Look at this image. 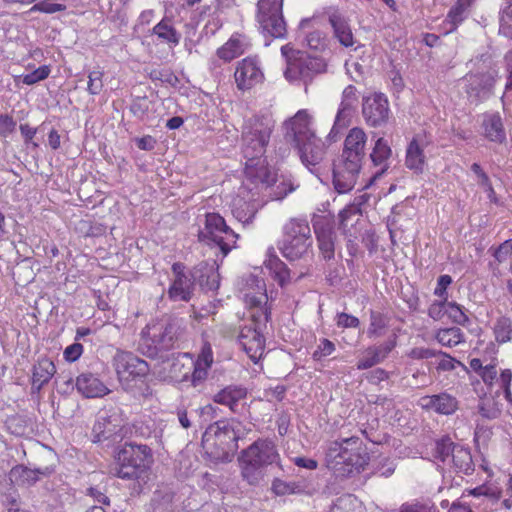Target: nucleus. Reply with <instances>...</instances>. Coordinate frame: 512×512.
Returning a JSON list of instances; mask_svg holds the SVG:
<instances>
[{
	"instance_id": "obj_46",
	"label": "nucleus",
	"mask_w": 512,
	"mask_h": 512,
	"mask_svg": "<svg viewBox=\"0 0 512 512\" xmlns=\"http://www.w3.org/2000/svg\"><path fill=\"white\" fill-rule=\"evenodd\" d=\"M272 491L278 496H285L300 493L303 488L299 483L287 482L277 478L272 483Z\"/></svg>"
},
{
	"instance_id": "obj_29",
	"label": "nucleus",
	"mask_w": 512,
	"mask_h": 512,
	"mask_svg": "<svg viewBox=\"0 0 512 512\" xmlns=\"http://www.w3.org/2000/svg\"><path fill=\"white\" fill-rule=\"evenodd\" d=\"M247 391L241 386L230 385L214 395V402L228 406L231 411L236 412L238 403L246 398Z\"/></svg>"
},
{
	"instance_id": "obj_13",
	"label": "nucleus",
	"mask_w": 512,
	"mask_h": 512,
	"mask_svg": "<svg viewBox=\"0 0 512 512\" xmlns=\"http://www.w3.org/2000/svg\"><path fill=\"white\" fill-rule=\"evenodd\" d=\"M470 368L482 379L483 383L491 388L497 381L500 388L502 389L504 398L512 403V370L503 369L500 372L499 378H497V359H492L489 363L484 362L479 358H473L469 362Z\"/></svg>"
},
{
	"instance_id": "obj_40",
	"label": "nucleus",
	"mask_w": 512,
	"mask_h": 512,
	"mask_svg": "<svg viewBox=\"0 0 512 512\" xmlns=\"http://www.w3.org/2000/svg\"><path fill=\"white\" fill-rule=\"evenodd\" d=\"M353 110L354 108L339 106L333 127L328 135L330 140L335 141L341 130L350 124Z\"/></svg>"
},
{
	"instance_id": "obj_8",
	"label": "nucleus",
	"mask_w": 512,
	"mask_h": 512,
	"mask_svg": "<svg viewBox=\"0 0 512 512\" xmlns=\"http://www.w3.org/2000/svg\"><path fill=\"white\" fill-rule=\"evenodd\" d=\"M311 229L306 220L291 219L284 226V238L280 247L282 255L294 261L305 257L312 247Z\"/></svg>"
},
{
	"instance_id": "obj_39",
	"label": "nucleus",
	"mask_w": 512,
	"mask_h": 512,
	"mask_svg": "<svg viewBox=\"0 0 512 512\" xmlns=\"http://www.w3.org/2000/svg\"><path fill=\"white\" fill-rule=\"evenodd\" d=\"M116 425L107 417H99L93 425V442H101L109 439L116 433Z\"/></svg>"
},
{
	"instance_id": "obj_42",
	"label": "nucleus",
	"mask_w": 512,
	"mask_h": 512,
	"mask_svg": "<svg viewBox=\"0 0 512 512\" xmlns=\"http://www.w3.org/2000/svg\"><path fill=\"white\" fill-rule=\"evenodd\" d=\"M435 338L442 346L451 348L464 341V334L460 328L451 327L440 329Z\"/></svg>"
},
{
	"instance_id": "obj_63",
	"label": "nucleus",
	"mask_w": 512,
	"mask_h": 512,
	"mask_svg": "<svg viewBox=\"0 0 512 512\" xmlns=\"http://www.w3.org/2000/svg\"><path fill=\"white\" fill-rule=\"evenodd\" d=\"M358 101L357 90L354 86H347L342 93V100L340 105L355 108V105Z\"/></svg>"
},
{
	"instance_id": "obj_48",
	"label": "nucleus",
	"mask_w": 512,
	"mask_h": 512,
	"mask_svg": "<svg viewBox=\"0 0 512 512\" xmlns=\"http://www.w3.org/2000/svg\"><path fill=\"white\" fill-rule=\"evenodd\" d=\"M335 349L336 346L332 341L326 338H321L312 354V358L315 361H321L325 357L330 356L335 351Z\"/></svg>"
},
{
	"instance_id": "obj_28",
	"label": "nucleus",
	"mask_w": 512,
	"mask_h": 512,
	"mask_svg": "<svg viewBox=\"0 0 512 512\" xmlns=\"http://www.w3.org/2000/svg\"><path fill=\"white\" fill-rule=\"evenodd\" d=\"M56 373V367L49 358H40L33 366L32 370V389L39 392Z\"/></svg>"
},
{
	"instance_id": "obj_44",
	"label": "nucleus",
	"mask_w": 512,
	"mask_h": 512,
	"mask_svg": "<svg viewBox=\"0 0 512 512\" xmlns=\"http://www.w3.org/2000/svg\"><path fill=\"white\" fill-rule=\"evenodd\" d=\"M330 512H364V510L355 496L345 495L337 499Z\"/></svg>"
},
{
	"instance_id": "obj_2",
	"label": "nucleus",
	"mask_w": 512,
	"mask_h": 512,
	"mask_svg": "<svg viewBox=\"0 0 512 512\" xmlns=\"http://www.w3.org/2000/svg\"><path fill=\"white\" fill-rule=\"evenodd\" d=\"M326 465L338 476L360 473L368 463V455L359 437L352 436L327 444Z\"/></svg>"
},
{
	"instance_id": "obj_30",
	"label": "nucleus",
	"mask_w": 512,
	"mask_h": 512,
	"mask_svg": "<svg viewBox=\"0 0 512 512\" xmlns=\"http://www.w3.org/2000/svg\"><path fill=\"white\" fill-rule=\"evenodd\" d=\"M482 127L485 137L493 142L502 143L506 139L501 117L498 113L484 115Z\"/></svg>"
},
{
	"instance_id": "obj_17",
	"label": "nucleus",
	"mask_w": 512,
	"mask_h": 512,
	"mask_svg": "<svg viewBox=\"0 0 512 512\" xmlns=\"http://www.w3.org/2000/svg\"><path fill=\"white\" fill-rule=\"evenodd\" d=\"M362 114L371 127H380L387 123L390 114L389 102L382 93H374L363 99Z\"/></svg>"
},
{
	"instance_id": "obj_3",
	"label": "nucleus",
	"mask_w": 512,
	"mask_h": 512,
	"mask_svg": "<svg viewBox=\"0 0 512 512\" xmlns=\"http://www.w3.org/2000/svg\"><path fill=\"white\" fill-rule=\"evenodd\" d=\"M249 430L236 419L217 421L206 428L202 446L207 454L216 459H224L238 449V440Z\"/></svg>"
},
{
	"instance_id": "obj_7",
	"label": "nucleus",
	"mask_w": 512,
	"mask_h": 512,
	"mask_svg": "<svg viewBox=\"0 0 512 512\" xmlns=\"http://www.w3.org/2000/svg\"><path fill=\"white\" fill-rule=\"evenodd\" d=\"M272 464L280 466L275 443L267 439L257 440L242 453V476L249 484H257L264 477V468Z\"/></svg>"
},
{
	"instance_id": "obj_47",
	"label": "nucleus",
	"mask_w": 512,
	"mask_h": 512,
	"mask_svg": "<svg viewBox=\"0 0 512 512\" xmlns=\"http://www.w3.org/2000/svg\"><path fill=\"white\" fill-rule=\"evenodd\" d=\"M456 446L457 445H454L450 438H442L435 442L433 456L435 459L445 462L450 456H452V450Z\"/></svg>"
},
{
	"instance_id": "obj_1",
	"label": "nucleus",
	"mask_w": 512,
	"mask_h": 512,
	"mask_svg": "<svg viewBox=\"0 0 512 512\" xmlns=\"http://www.w3.org/2000/svg\"><path fill=\"white\" fill-rule=\"evenodd\" d=\"M242 293L244 302L252 310L250 317L253 321V327L245 326L241 329L239 342L249 358L257 363L265 352V340L260 327L265 325L269 319V312L265 307L267 294L264 280L249 275Z\"/></svg>"
},
{
	"instance_id": "obj_23",
	"label": "nucleus",
	"mask_w": 512,
	"mask_h": 512,
	"mask_svg": "<svg viewBox=\"0 0 512 512\" xmlns=\"http://www.w3.org/2000/svg\"><path fill=\"white\" fill-rule=\"evenodd\" d=\"M466 92L470 98L480 100L490 92L495 83V72L489 71L483 74H468L465 77Z\"/></svg>"
},
{
	"instance_id": "obj_33",
	"label": "nucleus",
	"mask_w": 512,
	"mask_h": 512,
	"mask_svg": "<svg viewBox=\"0 0 512 512\" xmlns=\"http://www.w3.org/2000/svg\"><path fill=\"white\" fill-rule=\"evenodd\" d=\"M231 207L233 216L244 225L251 223L256 214L255 204L241 197L234 198Z\"/></svg>"
},
{
	"instance_id": "obj_27",
	"label": "nucleus",
	"mask_w": 512,
	"mask_h": 512,
	"mask_svg": "<svg viewBox=\"0 0 512 512\" xmlns=\"http://www.w3.org/2000/svg\"><path fill=\"white\" fill-rule=\"evenodd\" d=\"M329 22L333 28L334 36L341 45L348 48L357 49V41L354 39L351 26L346 18L340 14L334 13L329 17Z\"/></svg>"
},
{
	"instance_id": "obj_11",
	"label": "nucleus",
	"mask_w": 512,
	"mask_h": 512,
	"mask_svg": "<svg viewBox=\"0 0 512 512\" xmlns=\"http://www.w3.org/2000/svg\"><path fill=\"white\" fill-rule=\"evenodd\" d=\"M283 0H259L256 19L264 33L283 38L286 35V23L282 13Z\"/></svg>"
},
{
	"instance_id": "obj_61",
	"label": "nucleus",
	"mask_w": 512,
	"mask_h": 512,
	"mask_svg": "<svg viewBox=\"0 0 512 512\" xmlns=\"http://www.w3.org/2000/svg\"><path fill=\"white\" fill-rule=\"evenodd\" d=\"M16 122L8 114L0 115V138H6L14 132Z\"/></svg>"
},
{
	"instance_id": "obj_22",
	"label": "nucleus",
	"mask_w": 512,
	"mask_h": 512,
	"mask_svg": "<svg viewBox=\"0 0 512 512\" xmlns=\"http://www.w3.org/2000/svg\"><path fill=\"white\" fill-rule=\"evenodd\" d=\"M183 268L180 263H174L172 266L174 279L169 287L168 295L173 301H189L191 298L193 281L183 273Z\"/></svg>"
},
{
	"instance_id": "obj_32",
	"label": "nucleus",
	"mask_w": 512,
	"mask_h": 512,
	"mask_svg": "<svg viewBox=\"0 0 512 512\" xmlns=\"http://www.w3.org/2000/svg\"><path fill=\"white\" fill-rule=\"evenodd\" d=\"M247 44L244 38L240 36H232L223 46L218 48L217 56L225 62H230L236 57L243 54Z\"/></svg>"
},
{
	"instance_id": "obj_45",
	"label": "nucleus",
	"mask_w": 512,
	"mask_h": 512,
	"mask_svg": "<svg viewBox=\"0 0 512 512\" xmlns=\"http://www.w3.org/2000/svg\"><path fill=\"white\" fill-rule=\"evenodd\" d=\"M50 72H51V70H50L49 66L43 65V66L38 67L31 73L15 76V82L16 83L22 82L26 85H33L42 80H45L49 76Z\"/></svg>"
},
{
	"instance_id": "obj_12",
	"label": "nucleus",
	"mask_w": 512,
	"mask_h": 512,
	"mask_svg": "<svg viewBox=\"0 0 512 512\" xmlns=\"http://www.w3.org/2000/svg\"><path fill=\"white\" fill-rule=\"evenodd\" d=\"M113 365L121 385L126 390L131 388L133 381L144 378L149 372L147 362L131 352H117Z\"/></svg>"
},
{
	"instance_id": "obj_58",
	"label": "nucleus",
	"mask_w": 512,
	"mask_h": 512,
	"mask_svg": "<svg viewBox=\"0 0 512 512\" xmlns=\"http://www.w3.org/2000/svg\"><path fill=\"white\" fill-rule=\"evenodd\" d=\"M512 21V3L507 4L500 13V32L505 36H510L509 23Z\"/></svg>"
},
{
	"instance_id": "obj_51",
	"label": "nucleus",
	"mask_w": 512,
	"mask_h": 512,
	"mask_svg": "<svg viewBox=\"0 0 512 512\" xmlns=\"http://www.w3.org/2000/svg\"><path fill=\"white\" fill-rule=\"evenodd\" d=\"M479 412L483 417L495 419L501 412V407L493 399H484L480 406Z\"/></svg>"
},
{
	"instance_id": "obj_18",
	"label": "nucleus",
	"mask_w": 512,
	"mask_h": 512,
	"mask_svg": "<svg viewBox=\"0 0 512 512\" xmlns=\"http://www.w3.org/2000/svg\"><path fill=\"white\" fill-rule=\"evenodd\" d=\"M361 164L342 159L334 165L332 183L339 194L350 192L356 185Z\"/></svg>"
},
{
	"instance_id": "obj_52",
	"label": "nucleus",
	"mask_w": 512,
	"mask_h": 512,
	"mask_svg": "<svg viewBox=\"0 0 512 512\" xmlns=\"http://www.w3.org/2000/svg\"><path fill=\"white\" fill-rule=\"evenodd\" d=\"M66 10V6L60 3H53L50 0H44L34 4L30 11L31 12H42L46 14H53Z\"/></svg>"
},
{
	"instance_id": "obj_5",
	"label": "nucleus",
	"mask_w": 512,
	"mask_h": 512,
	"mask_svg": "<svg viewBox=\"0 0 512 512\" xmlns=\"http://www.w3.org/2000/svg\"><path fill=\"white\" fill-rule=\"evenodd\" d=\"M274 127L275 121L269 115H256L245 122L242 131V152L247 159L248 173L253 172L255 157L264 156Z\"/></svg>"
},
{
	"instance_id": "obj_10",
	"label": "nucleus",
	"mask_w": 512,
	"mask_h": 512,
	"mask_svg": "<svg viewBox=\"0 0 512 512\" xmlns=\"http://www.w3.org/2000/svg\"><path fill=\"white\" fill-rule=\"evenodd\" d=\"M179 326L174 321L159 320L149 323L141 332V346L152 356L160 350L173 347L178 338Z\"/></svg>"
},
{
	"instance_id": "obj_49",
	"label": "nucleus",
	"mask_w": 512,
	"mask_h": 512,
	"mask_svg": "<svg viewBox=\"0 0 512 512\" xmlns=\"http://www.w3.org/2000/svg\"><path fill=\"white\" fill-rule=\"evenodd\" d=\"M445 312L453 320V322L465 325L468 322V317L464 313L462 307L455 302H446Z\"/></svg>"
},
{
	"instance_id": "obj_53",
	"label": "nucleus",
	"mask_w": 512,
	"mask_h": 512,
	"mask_svg": "<svg viewBox=\"0 0 512 512\" xmlns=\"http://www.w3.org/2000/svg\"><path fill=\"white\" fill-rule=\"evenodd\" d=\"M103 72L101 70H94L88 75L87 91L91 95H98L103 88Z\"/></svg>"
},
{
	"instance_id": "obj_41",
	"label": "nucleus",
	"mask_w": 512,
	"mask_h": 512,
	"mask_svg": "<svg viewBox=\"0 0 512 512\" xmlns=\"http://www.w3.org/2000/svg\"><path fill=\"white\" fill-rule=\"evenodd\" d=\"M493 333L498 344L510 342L512 340V319L507 316L498 317L494 323Z\"/></svg>"
},
{
	"instance_id": "obj_16",
	"label": "nucleus",
	"mask_w": 512,
	"mask_h": 512,
	"mask_svg": "<svg viewBox=\"0 0 512 512\" xmlns=\"http://www.w3.org/2000/svg\"><path fill=\"white\" fill-rule=\"evenodd\" d=\"M431 146L430 137L423 133L416 134L407 145L405 166L415 174L423 173Z\"/></svg>"
},
{
	"instance_id": "obj_50",
	"label": "nucleus",
	"mask_w": 512,
	"mask_h": 512,
	"mask_svg": "<svg viewBox=\"0 0 512 512\" xmlns=\"http://www.w3.org/2000/svg\"><path fill=\"white\" fill-rule=\"evenodd\" d=\"M266 265L276 273L281 284L288 278V269L277 256H270L266 261Z\"/></svg>"
},
{
	"instance_id": "obj_34",
	"label": "nucleus",
	"mask_w": 512,
	"mask_h": 512,
	"mask_svg": "<svg viewBox=\"0 0 512 512\" xmlns=\"http://www.w3.org/2000/svg\"><path fill=\"white\" fill-rule=\"evenodd\" d=\"M153 34L161 41L172 46H177L181 39L180 33H178L174 28L172 21L169 18H163L158 24H156L153 28Z\"/></svg>"
},
{
	"instance_id": "obj_31",
	"label": "nucleus",
	"mask_w": 512,
	"mask_h": 512,
	"mask_svg": "<svg viewBox=\"0 0 512 512\" xmlns=\"http://www.w3.org/2000/svg\"><path fill=\"white\" fill-rule=\"evenodd\" d=\"M391 155L392 150L388 142L382 137L377 139L370 154V158L373 165L380 168V174L388 169Z\"/></svg>"
},
{
	"instance_id": "obj_26",
	"label": "nucleus",
	"mask_w": 512,
	"mask_h": 512,
	"mask_svg": "<svg viewBox=\"0 0 512 512\" xmlns=\"http://www.w3.org/2000/svg\"><path fill=\"white\" fill-rule=\"evenodd\" d=\"M254 168L252 173H248L247 160L245 161L244 174L246 180L256 185H262L265 187L271 186L276 181V173L268 167L264 156L255 157Z\"/></svg>"
},
{
	"instance_id": "obj_24",
	"label": "nucleus",
	"mask_w": 512,
	"mask_h": 512,
	"mask_svg": "<svg viewBox=\"0 0 512 512\" xmlns=\"http://www.w3.org/2000/svg\"><path fill=\"white\" fill-rule=\"evenodd\" d=\"M76 388L86 398H101L110 393L107 385L91 372H84L77 377Z\"/></svg>"
},
{
	"instance_id": "obj_64",
	"label": "nucleus",
	"mask_w": 512,
	"mask_h": 512,
	"mask_svg": "<svg viewBox=\"0 0 512 512\" xmlns=\"http://www.w3.org/2000/svg\"><path fill=\"white\" fill-rule=\"evenodd\" d=\"M306 42L311 49L319 50L325 46V36L321 31H312L306 36Z\"/></svg>"
},
{
	"instance_id": "obj_20",
	"label": "nucleus",
	"mask_w": 512,
	"mask_h": 512,
	"mask_svg": "<svg viewBox=\"0 0 512 512\" xmlns=\"http://www.w3.org/2000/svg\"><path fill=\"white\" fill-rule=\"evenodd\" d=\"M367 135L362 128H352L344 141V148L341 158L351 160L362 165L365 156Z\"/></svg>"
},
{
	"instance_id": "obj_36",
	"label": "nucleus",
	"mask_w": 512,
	"mask_h": 512,
	"mask_svg": "<svg viewBox=\"0 0 512 512\" xmlns=\"http://www.w3.org/2000/svg\"><path fill=\"white\" fill-rule=\"evenodd\" d=\"M131 113L140 120L154 118L155 102L148 97H136L130 106Z\"/></svg>"
},
{
	"instance_id": "obj_56",
	"label": "nucleus",
	"mask_w": 512,
	"mask_h": 512,
	"mask_svg": "<svg viewBox=\"0 0 512 512\" xmlns=\"http://www.w3.org/2000/svg\"><path fill=\"white\" fill-rule=\"evenodd\" d=\"M431 508L429 501L414 500L402 504L399 512H430Z\"/></svg>"
},
{
	"instance_id": "obj_60",
	"label": "nucleus",
	"mask_w": 512,
	"mask_h": 512,
	"mask_svg": "<svg viewBox=\"0 0 512 512\" xmlns=\"http://www.w3.org/2000/svg\"><path fill=\"white\" fill-rule=\"evenodd\" d=\"M385 325H386L385 321L380 314L372 313L370 326L367 331L368 336L369 337L380 336L382 334V330L384 329Z\"/></svg>"
},
{
	"instance_id": "obj_15",
	"label": "nucleus",
	"mask_w": 512,
	"mask_h": 512,
	"mask_svg": "<svg viewBox=\"0 0 512 512\" xmlns=\"http://www.w3.org/2000/svg\"><path fill=\"white\" fill-rule=\"evenodd\" d=\"M324 67L325 64L321 59L300 54L294 57L293 61L288 62L284 75L289 82L303 80L306 83L314 74L323 72Z\"/></svg>"
},
{
	"instance_id": "obj_6",
	"label": "nucleus",
	"mask_w": 512,
	"mask_h": 512,
	"mask_svg": "<svg viewBox=\"0 0 512 512\" xmlns=\"http://www.w3.org/2000/svg\"><path fill=\"white\" fill-rule=\"evenodd\" d=\"M152 463V451L147 445L125 443L117 451L111 471L121 479H141L146 475Z\"/></svg>"
},
{
	"instance_id": "obj_9",
	"label": "nucleus",
	"mask_w": 512,
	"mask_h": 512,
	"mask_svg": "<svg viewBox=\"0 0 512 512\" xmlns=\"http://www.w3.org/2000/svg\"><path fill=\"white\" fill-rule=\"evenodd\" d=\"M238 237V234L226 224L225 219L214 212L205 215L204 225L198 232L199 241L217 245L224 256L236 247Z\"/></svg>"
},
{
	"instance_id": "obj_38",
	"label": "nucleus",
	"mask_w": 512,
	"mask_h": 512,
	"mask_svg": "<svg viewBox=\"0 0 512 512\" xmlns=\"http://www.w3.org/2000/svg\"><path fill=\"white\" fill-rule=\"evenodd\" d=\"M452 462L459 472L470 474L473 471V461L470 451L462 446H456L452 450Z\"/></svg>"
},
{
	"instance_id": "obj_43",
	"label": "nucleus",
	"mask_w": 512,
	"mask_h": 512,
	"mask_svg": "<svg viewBox=\"0 0 512 512\" xmlns=\"http://www.w3.org/2000/svg\"><path fill=\"white\" fill-rule=\"evenodd\" d=\"M319 249L325 259H331L334 256V241L332 237V230L318 229L315 227Z\"/></svg>"
},
{
	"instance_id": "obj_62",
	"label": "nucleus",
	"mask_w": 512,
	"mask_h": 512,
	"mask_svg": "<svg viewBox=\"0 0 512 512\" xmlns=\"http://www.w3.org/2000/svg\"><path fill=\"white\" fill-rule=\"evenodd\" d=\"M360 324V321L357 317L347 314V313H338L336 315V325L341 328H357Z\"/></svg>"
},
{
	"instance_id": "obj_37",
	"label": "nucleus",
	"mask_w": 512,
	"mask_h": 512,
	"mask_svg": "<svg viewBox=\"0 0 512 512\" xmlns=\"http://www.w3.org/2000/svg\"><path fill=\"white\" fill-rule=\"evenodd\" d=\"M40 472L22 465L15 466L9 473L12 482L18 485H32L39 480Z\"/></svg>"
},
{
	"instance_id": "obj_35",
	"label": "nucleus",
	"mask_w": 512,
	"mask_h": 512,
	"mask_svg": "<svg viewBox=\"0 0 512 512\" xmlns=\"http://www.w3.org/2000/svg\"><path fill=\"white\" fill-rule=\"evenodd\" d=\"M470 5L464 0H457L449 10L444 24L448 26L446 33H451L466 19Z\"/></svg>"
},
{
	"instance_id": "obj_59",
	"label": "nucleus",
	"mask_w": 512,
	"mask_h": 512,
	"mask_svg": "<svg viewBox=\"0 0 512 512\" xmlns=\"http://www.w3.org/2000/svg\"><path fill=\"white\" fill-rule=\"evenodd\" d=\"M199 281L208 290H216L219 287V274L215 271V262L210 265V273L207 275L206 280L204 275H201Z\"/></svg>"
},
{
	"instance_id": "obj_21",
	"label": "nucleus",
	"mask_w": 512,
	"mask_h": 512,
	"mask_svg": "<svg viewBox=\"0 0 512 512\" xmlns=\"http://www.w3.org/2000/svg\"><path fill=\"white\" fill-rule=\"evenodd\" d=\"M295 147L297 148L303 165H305L311 172H315L317 166L324 159L325 145L323 141L320 138L315 137L308 139Z\"/></svg>"
},
{
	"instance_id": "obj_14",
	"label": "nucleus",
	"mask_w": 512,
	"mask_h": 512,
	"mask_svg": "<svg viewBox=\"0 0 512 512\" xmlns=\"http://www.w3.org/2000/svg\"><path fill=\"white\" fill-rule=\"evenodd\" d=\"M265 76L261 63L256 57H246L237 62L234 80L241 92L250 91L264 82Z\"/></svg>"
},
{
	"instance_id": "obj_4",
	"label": "nucleus",
	"mask_w": 512,
	"mask_h": 512,
	"mask_svg": "<svg viewBox=\"0 0 512 512\" xmlns=\"http://www.w3.org/2000/svg\"><path fill=\"white\" fill-rule=\"evenodd\" d=\"M213 363V352L210 344L205 343L196 360L189 353L178 354L164 362L163 369L174 382H183L189 379L194 387L202 384L208 376Z\"/></svg>"
},
{
	"instance_id": "obj_25",
	"label": "nucleus",
	"mask_w": 512,
	"mask_h": 512,
	"mask_svg": "<svg viewBox=\"0 0 512 512\" xmlns=\"http://www.w3.org/2000/svg\"><path fill=\"white\" fill-rule=\"evenodd\" d=\"M419 405L425 410H432L443 415H451L458 409L457 399L445 392L423 396L419 399Z\"/></svg>"
},
{
	"instance_id": "obj_54",
	"label": "nucleus",
	"mask_w": 512,
	"mask_h": 512,
	"mask_svg": "<svg viewBox=\"0 0 512 512\" xmlns=\"http://www.w3.org/2000/svg\"><path fill=\"white\" fill-rule=\"evenodd\" d=\"M490 251L498 263L505 262L512 254V239L504 241L496 248H490Z\"/></svg>"
},
{
	"instance_id": "obj_19",
	"label": "nucleus",
	"mask_w": 512,
	"mask_h": 512,
	"mask_svg": "<svg viewBox=\"0 0 512 512\" xmlns=\"http://www.w3.org/2000/svg\"><path fill=\"white\" fill-rule=\"evenodd\" d=\"M312 118L308 111L299 110L294 117L289 119L286 126V138L294 143L295 146L308 139L317 137L311 128Z\"/></svg>"
},
{
	"instance_id": "obj_55",
	"label": "nucleus",
	"mask_w": 512,
	"mask_h": 512,
	"mask_svg": "<svg viewBox=\"0 0 512 512\" xmlns=\"http://www.w3.org/2000/svg\"><path fill=\"white\" fill-rule=\"evenodd\" d=\"M379 355V352L375 351L372 347L368 348L366 350L365 356L357 363V368L364 370L380 363L382 360Z\"/></svg>"
},
{
	"instance_id": "obj_57",
	"label": "nucleus",
	"mask_w": 512,
	"mask_h": 512,
	"mask_svg": "<svg viewBox=\"0 0 512 512\" xmlns=\"http://www.w3.org/2000/svg\"><path fill=\"white\" fill-rule=\"evenodd\" d=\"M471 170L476 175L478 184L481 185L487 192H489V194H493L494 190L492 188L490 179L488 175L483 171L481 166L478 163H473Z\"/></svg>"
}]
</instances>
